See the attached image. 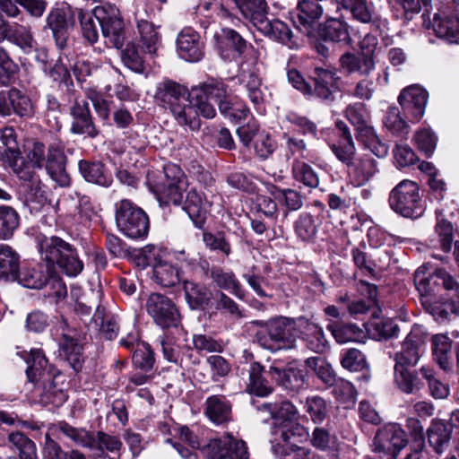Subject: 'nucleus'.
Listing matches in <instances>:
<instances>
[{"mask_svg":"<svg viewBox=\"0 0 459 459\" xmlns=\"http://www.w3.org/2000/svg\"><path fill=\"white\" fill-rule=\"evenodd\" d=\"M17 177L27 183V198L31 202L43 204L47 199L45 186L30 166L19 167L13 170Z\"/></svg>","mask_w":459,"mask_h":459,"instance_id":"nucleus-28","label":"nucleus"},{"mask_svg":"<svg viewBox=\"0 0 459 459\" xmlns=\"http://www.w3.org/2000/svg\"><path fill=\"white\" fill-rule=\"evenodd\" d=\"M186 299L192 307H197L207 303L210 299V291L201 284L191 281H184Z\"/></svg>","mask_w":459,"mask_h":459,"instance_id":"nucleus-52","label":"nucleus"},{"mask_svg":"<svg viewBox=\"0 0 459 459\" xmlns=\"http://www.w3.org/2000/svg\"><path fill=\"white\" fill-rule=\"evenodd\" d=\"M70 297L75 302V311L82 315H89L93 307L97 309V306H100V293L92 290L88 295H85L80 287L73 286L70 290Z\"/></svg>","mask_w":459,"mask_h":459,"instance_id":"nucleus-40","label":"nucleus"},{"mask_svg":"<svg viewBox=\"0 0 459 459\" xmlns=\"http://www.w3.org/2000/svg\"><path fill=\"white\" fill-rule=\"evenodd\" d=\"M319 36L327 41L349 43L351 35L348 23L340 18L327 19L318 27Z\"/></svg>","mask_w":459,"mask_h":459,"instance_id":"nucleus-30","label":"nucleus"},{"mask_svg":"<svg viewBox=\"0 0 459 459\" xmlns=\"http://www.w3.org/2000/svg\"><path fill=\"white\" fill-rule=\"evenodd\" d=\"M177 47L179 56L186 61L197 62L204 56V42L200 35L190 28L178 34Z\"/></svg>","mask_w":459,"mask_h":459,"instance_id":"nucleus-21","label":"nucleus"},{"mask_svg":"<svg viewBox=\"0 0 459 459\" xmlns=\"http://www.w3.org/2000/svg\"><path fill=\"white\" fill-rule=\"evenodd\" d=\"M8 443L19 452L20 459H37L36 446L23 433L16 431L9 434Z\"/></svg>","mask_w":459,"mask_h":459,"instance_id":"nucleus-48","label":"nucleus"},{"mask_svg":"<svg viewBox=\"0 0 459 459\" xmlns=\"http://www.w3.org/2000/svg\"><path fill=\"white\" fill-rule=\"evenodd\" d=\"M394 380L398 387L406 394H412L422 385L418 377L410 371L408 367L394 366Z\"/></svg>","mask_w":459,"mask_h":459,"instance_id":"nucleus-50","label":"nucleus"},{"mask_svg":"<svg viewBox=\"0 0 459 459\" xmlns=\"http://www.w3.org/2000/svg\"><path fill=\"white\" fill-rule=\"evenodd\" d=\"M246 20L268 38L283 44L291 42L292 32L284 22L267 18L268 6L265 0H231Z\"/></svg>","mask_w":459,"mask_h":459,"instance_id":"nucleus-3","label":"nucleus"},{"mask_svg":"<svg viewBox=\"0 0 459 459\" xmlns=\"http://www.w3.org/2000/svg\"><path fill=\"white\" fill-rule=\"evenodd\" d=\"M230 98L228 86L220 80L209 79L208 81L192 88V100L198 112L205 118H212L216 115L215 108L210 103L213 100L220 107L221 102H225Z\"/></svg>","mask_w":459,"mask_h":459,"instance_id":"nucleus-9","label":"nucleus"},{"mask_svg":"<svg viewBox=\"0 0 459 459\" xmlns=\"http://www.w3.org/2000/svg\"><path fill=\"white\" fill-rule=\"evenodd\" d=\"M93 15L99 22L106 43L121 48L125 43V24L119 10L114 5L96 6Z\"/></svg>","mask_w":459,"mask_h":459,"instance_id":"nucleus-11","label":"nucleus"},{"mask_svg":"<svg viewBox=\"0 0 459 459\" xmlns=\"http://www.w3.org/2000/svg\"><path fill=\"white\" fill-rule=\"evenodd\" d=\"M243 84L247 96L252 103L259 105L264 102L266 98V87L264 86L259 75L255 72H250L243 76Z\"/></svg>","mask_w":459,"mask_h":459,"instance_id":"nucleus-43","label":"nucleus"},{"mask_svg":"<svg viewBox=\"0 0 459 459\" xmlns=\"http://www.w3.org/2000/svg\"><path fill=\"white\" fill-rule=\"evenodd\" d=\"M347 172L356 186H363L377 172V161L369 154H358Z\"/></svg>","mask_w":459,"mask_h":459,"instance_id":"nucleus-26","label":"nucleus"},{"mask_svg":"<svg viewBox=\"0 0 459 459\" xmlns=\"http://www.w3.org/2000/svg\"><path fill=\"white\" fill-rule=\"evenodd\" d=\"M311 78L314 82L312 94L325 102H333L335 100V94L340 91V77L336 73L329 69L316 67Z\"/></svg>","mask_w":459,"mask_h":459,"instance_id":"nucleus-18","label":"nucleus"},{"mask_svg":"<svg viewBox=\"0 0 459 459\" xmlns=\"http://www.w3.org/2000/svg\"><path fill=\"white\" fill-rule=\"evenodd\" d=\"M123 64L134 73L142 74L145 70L144 59L140 55L136 44L129 42L121 53Z\"/></svg>","mask_w":459,"mask_h":459,"instance_id":"nucleus-59","label":"nucleus"},{"mask_svg":"<svg viewBox=\"0 0 459 459\" xmlns=\"http://www.w3.org/2000/svg\"><path fill=\"white\" fill-rule=\"evenodd\" d=\"M116 223L122 233L133 239L143 238L149 232L147 214L126 199L116 204Z\"/></svg>","mask_w":459,"mask_h":459,"instance_id":"nucleus-8","label":"nucleus"},{"mask_svg":"<svg viewBox=\"0 0 459 459\" xmlns=\"http://www.w3.org/2000/svg\"><path fill=\"white\" fill-rule=\"evenodd\" d=\"M136 27L144 52L154 56L161 44V38L152 22L136 17Z\"/></svg>","mask_w":459,"mask_h":459,"instance_id":"nucleus-34","label":"nucleus"},{"mask_svg":"<svg viewBox=\"0 0 459 459\" xmlns=\"http://www.w3.org/2000/svg\"><path fill=\"white\" fill-rule=\"evenodd\" d=\"M79 169L88 182L104 186H108L111 182L110 178L106 174L104 165L100 161L88 162L81 160L79 162Z\"/></svg>","mask_w":459,"mask_h":459,"instance_id":"nucleus-42","label":"nucleus"},{"mask_svg":"<svg viewBox=\"0 0 459 459\" xmlns=\"http://www.w3.org/2000/svg\"><path fill=\"white\" fill-rule=\"evenodd\" d=\"M373 49H368L367 54L355 55L345 53L340 57V65L342 69L349 74H359L368 76L375 68V63L370 56Z\"/></svg>","mask_w":459,"mask_h":459,"instance_id":"nucleus-29","label":"nucleus"},{"mask_svg":"<svg viewBox=\"0 0 459 459\" xmlns=\"http://www.w3.org/2000/svg\"><path fill=\"white\" fill-rule=\"evenodd\" d=\"M339 7L351 13L352 18L362 23H369L373 20V10L366 0H341Z\"/></svg>","mask_w":459,"mask_h":459,"instance_id":"nucleus-44","label":"nucleus"},{"mask_svg":"<svg viewBox=\"0 0 459 459\" xmlns=\"http://www.w3.org/2000/svg\"><path fill=\"white\" fill-rule=\"evenodd\" d=\"M41 259L49 267L58 268L70 277H75L83 270L77 249L59 237L45 238L39 243Z\"/></svg>","mask_w":459,"mask_h":459,"instance_id":"nucleus-5","label":"nucleus"},{"mask_svg":"<svg viewBox=\"0 0 459 459\" xmlns=\"http://www.w3.org/2000/svg\"><path fill=\"white\" fill-rule=\"evenodd\" d=\"M341 365L351 372H362L361 379L368 382L370 373L365 355L358 349H348L341 355Z\"/></svg>","mask_w":459,"mask_h":459,"instance_id":"nucleus-38","label":"nucleus"},{"mask_svg":"<svg viewBox=\"0 0 459 459\" xmlns=\"http://www.w3.org/2000/svg\"><path fill=\"white\" fill-rule=\"evenodd\" d=\"M428 97L427 91L417 84L408 86L401 91L398 102L411 122H417L423 117Z\"/></svg>","mask_w":459,"mask_h":459,"instance_id":"nucleus-17","label":"nucleus"},{"mask_svg":"<svg viewBox=\"0 0 459 459\" xmlns=\"http://www.w3.org/2000/svg\"><path fill=\"white\" fill-rule=\"evenodd\" d=\"M327 329L331 332L336 342L340 343L355 342L361 333L360 329L352 324L343 325L333 322L327 325Z\"/></svg>","mask_w":459,"mask_h":459,"instance_id":"nucleus-54","label":"nucleus"},{"mask_svg":"<svg viewBox=\"0 0 459 459\" xmlns=\"http://www.w3.org/2000/svg\"><path fill=\"white\" fill-rule=\"evenodd\" d=\"M426 339L425 328L422 325H414L402 343L401 350L394 355V366L414 367L420 358Z\"/></svg>","mask_w":459,"mask_h":459,"instance_id":"nucleus-16","label":"nucleus"},{"mask_svg":"<svg viewBox=\"0 0 459 459\" xmlns=\"http://www.w3.org/2000/svg\"><path fill=\"white\" fill-rule=\"evenodd\" d=\"M43 459H85V456L77 450L65 452L61 446L47 434L43 448Z\"/></svg>","mask_w":459,"mask_h":459,"instance_id":"nucleus-56","label":"nucleus"},{"mask_svg":"<svg viewBox=\"0 0 459 459\" xmlns=\"http://www.w3.org/2000/svg\"><path fill=\"white\" fill-rule=\"evenodd\" d=\"M70 113L73 117L71 133L75 134H86L91 138L99 135L91 114L89 104L84 100H76L71 107Z\"/></svg>","mask_w":459,"mask_h":459,"instance_id":"nucleus-19","label":"nucleus"},{"mask_svg":"<svg viewBox=\"0 0 459 459\" xmlns=\"http://www.w3.org/2000/svg\"><path fill=\"white\" fill-rule=\"evenodd\" d=\"M181 441L187 444L192 449H200V453L207 459H247L248 452L246 443L238 440L231 435H225L212 438L200 447L195 435L187 428L180 427L177 429Z\"/></svg>","mask_w":459,"mask_h":459,"instance_id":"nucleus-4","label":"nucleus"},{"mask_svg":"<svg viewBox=\"0 0 459 459\" xmlns=\"http://www.w3.org/2000/svg\"><path fill=\"white\" fill-rule=\"evenodd\" d=\"M205 414L216 424H222L230 420L231 406L224 396L212 395L205 402Z\"/></svg>","mask_w":459,"mask_h":459,"instance_id":"nucleus-36","label":"nucleus"},{"mask_svg":"<svg viewBox=\"0 0 459 459\" xmlns=\"http://www.w3.org/2000/svg\"><path fill=\"white\" fill-rule=\"evenodd\" d=\"M292 171L297 181L311 188L318 186L319 178L316 172L308 164L302 161H296L293 164Z\"/></svg>","mask_w":459,"mask_h":459,"instance_id":"nucleus-64","label":"nucleus"},{"mask_svg":"<svg viewBox=\"0 0 459 459\" xmlns=\"http://www.w3.org/2000/svg\"><path fill=\"white\" fill-rule=\"evenodd\" d=\"M345 117L355 127V130L358 132L357 135H360L366 132V129L372 127L367 124V111L365 105L362 103L349 105L345 109Z\"/></svg>","mask_w":459,"mask_h":459,"instance_id":"nucleus-53","label":"nucleus"},{"mask_svg":"<svg viewBox=\"0 0 459 459\" xmlns=\"http://www.w3.org/2000/svg\"><path fill=\"white\" fill-rule=\"evenodd\" d=\"M61 352L74 370H79L83 360L82 346L73 337L64 335Z\"/></svg>","mask_w":459,"mask_h":459,"instance_id":"nucleus-49","label":"nucleus"},{"mask_svg":"<svg viewBox=\"0 0 459 459\" xmlns=\"http://www.w3.org/2000/svg\"><path fill=\"white\" fill-rule=\"evenodd\" d=\"M408 443L405 431L397 423H388L378 429L371 446L372 452L396 459Z\"/></svg>","mask_w":459,"mask_h":459,"instance_id":"nucleus-13","label":"nucleus"},{"mask_svg":"<svg viewBox=\"0 0 459 459\" xmlns=\"http://www.w3.org/2000/svg\"><path fill=\"white\" fill-rule=\"evenodd\" d=\"M19 225V216L11 207H0V238H10Z\"/></svg>","mask_w":459,"mask_h":459,"instance_id":"nucleus-58","label":"nucleus"},{"mask_svg":"<svg viewBox=\"0 0 459 459\" xmlns=\"http://www.w3.org/2000/svg\"><path fill=\"white\" fill-rule=\"evenodd\" d=\"M74 24V11L65 2L57 4L51 8L46 18V28L51 30L55 43L59 49L66 48L70 32Z\"/></svg>","mask_w":459,"mask_h":459,"instance_id":"nucleus-12","label":"nucleus"},{"mask_svg":"<svg viewBox=\"0 0 459 459\" xmlns=\"http://www.w3.org/2000/svg\"><path fill=\"white\" fill-rule=\"evenodd\" d=\"M18 72V65L9 56L7 51L0 46V85L12 84Z\"/></svg>","mask_w":459,"mask_h":459,"instance_id":"nucleus-60","label":"nucleus"},{"mask_svg":"<svg viewBox=\"0 0 459 459\" xmlns=\"http://www.w3.org/2000/svg\"><path fill=\"white\" fill-rule=\"evenodd\" d=\"M297 325L289 317L276 316L268 320L267 333H256L259 343L271 351L290 350L297 343Z\"/></svg>","mask_w":459,"mask_h":459,"instance_id":"nucleus-7","label":"nucleus"},{"mask_svg":"<svg viewBox=\"0 0 459 459\" xmlns=\"http://www.w3.org/2000/svg\"><path fill=\"white\" fill-rule=\"evenodd\" d=\"M452 429L442 420L432 421L428 429L429 446L437 453H443L449 446Z\"/></svg>","mask_w":459,"mask_h":459,"instance_id":"nucleus-37","label":"nucleus"},{"mask_svg":"<svg viewBox=\"0 0 459 459\" xmlns=\"http://www.w3.org/2000/svg\"><path fill=\"white\" fill-rule=\"evenodd\" d=\"M264 367L259 363H253L249 370V383L247 391L256 396L266 397L273 392V387L268 385L263 377Z\"/></svg>","mask_w":459,"mask_h":459,"instance_id":"nucleus-41","label":"nucleus"},{"mask_svg":"<svg viewBox=\"0 0 459 459\" xmlns=\"http://www.w3.org/2000/svg\"><path fill=\"white\" fill-rule=\"evenodd\" d=\"M9 41L23 50L31 49L35 43L31 27L13 22L9 35Z\"/></svg>","mask_w":459,"mask_h":459,"instance_id":"nucleus-51","label":"nucleus"},{"mask_svg":"<svg viewBox=\"0 0 459 459\" xmlns=\"http://www.w3.org/2000/svg\"><path fill=\"white\" fill-rule=\"evenodd\" d=\"M305 363L326 385L332 386L334 385L336 381L334 370L325 359L322 357H311L307 359Z\"/></svg>","mask_w":459,"mask_h":459,"instance_id":"nucleus-46","label":"nucleus"},{"mask_svg":"<svg viewBox=\"0 0 459 459\" xmlns=\"http://www.w3.org/2000/svg\"><path fill=\"white\" fill-rule=\"evenodd\" d=\"M16 355L22 359L28 364L26 375L30 382H38L42 380L44 383L48 381L49 386H44L46 389L45 396L48 401H50L51 394L56 391H51L54 387L52 384V377L49 371L47 370L48 360L40 350L31 349L29 352L26 350H22L21 347H16Z\"/></svg>","mask_w":459,"mask_h":459,"instance_id":"nucleus-15","label":"nucleus"},{"mask_svg":"<svg viewBox=\"0 0 459 459\" xmlns=\"http://www.w3.org/2000/svg\"><path fill=\"white\" fill-rule=\"evenodd\" d=\"M0 160L4 166L14 170L19 168V161L22 159L14 129L5 127L0 130Z\"/></svg>","mask_w":459,"mask_h":459,"instance_id":"nucleus-24","label":"nucleus"},{"mask_svg":"<svg viewBox=\"0 0 459 459\" xmlns=\"http://www.w3.org/2000/svg\"><path fill=\"white\" fill-rule=\"evenodd\" d=\"M432 27L437 37L449 44L459 42V17L435 13Z\"/></svg>","mask_w":459,"mask_h":459,"instance_id":"nucleus-31","label":"nucleus"},{"mask_svg":"<svg viewBox=\"0 0 459 459\" xmlns=\"http://www.w3.org/2000/svg\"><path fill=\"white\" fill-rule=\"evenodd\" d=\"M181 205L194 223L199 226L208 213L211 203L201 192L193 187L186 191Z\"/></svg>","mask_w":459,"mask_h":459,"instance_id":"nucleus-25","label":"nucleus"},{"mask_svg":"<svg viewBox=\"0 0 459 459\" xmlns=\"http://www.w3.org/2000/svg\"><path fill=\"white\" fill-rule=\"evenodd\" d=\"M94 323L100 326V333L107 340L117 338L119 326L117 318L114 316H106L105 309L97 306V309L92 317Z\"/></svg>","mask_w":459,"mask_h":459,"instance_id":"nucleus-47","label":"nucleus"},{"mask_svg":"<svg viewBox=\"0 0 459 459\" xmlns=\"http://www.w3.org/2000/svg\"><path fill=\"white\" fill-rule=\"evenodd\" d=\"M154 99L157 104L169 109L180 126L198 129L200 120L192 100V90L171 80H163L156 86Z\"/></svg>","mask_w":459,"mask_h":459,"instance_id":"nucleus-2","label":"nucleus"},{"mask_svg":"<svg viewBox=\"0 0 459 459\" xmlns=\"http://www.w3.org/2000/svg\"><path fill=\"white\" fill-rule=\"evenodd\" d=\"M20 256L8 245H0V280L15 281L22 284L24 275L30 277L32 272L20 273Z\"/></svg>","mask_w":459,"mask_h":459,"instance_id":"nucleus-22","label":"nucleus"},{"mask_svg":"<svg viewBox=\"0 0 459 459\" xmlns=\"http://www.w3.org/2000/svg\"><path fill=\"white\" fill-rule=\"evenodd\" d=\"M267 374L284 388L291 391H299L305 384L302 371L292 367L281 370L275 366H271Z\"/></svg>","mask_w":459,"mask_h":459,"instance_id":"nucleus-33","label":"nucleus"},{"mask_svg":"<svg viewBox=\"0 0 459 459\" xmlns=\"http://www.w3.org/2000/svg\"><path fill=\"white\" fill-rule=\"evenodd\" d=\"M298 328L300 333V339L308 350L316 353H324L327 351L328 341L320 325L301 318L299 320Z\"/></svg>","mask_w":459,"mask_h":459,"instance_id":"nucleus-23","label":"nucleus"},{"mask_svg":"<svg viewBox=\"0 0 459 459\" xmlns=\"http://www.w3.org/2000/svg\"><path fill=\"white\" fill-rule=\"evenodd\" d=\"M187 180L179 166L169 163L163 167L158 181L152 185V192L156 195L160 206L181 205L184 193L186 192Z\"/></svg>","mask_w":459,"mask_h":459,"instance_id":"nucleus-6","label":"nucleus"},{"mask_svg":"<svg viewBox=\"0 0 459 459\" xmlns=\"http://www.w3.org/2000/svg\"><path fill=\"white\" fill-rule=\"evenodd\" d=\"M388 202L394 212L406 218H417L422 212L420 188L409 179L401 181L392 189Z\"/></svg>","mask_w":459,"mask_h":459,"instance_id":"nucleus-10","label":"nucleus"},{"mask_svg":"<svg viewBox=\"0 0 459 459\" xmlns=\"http://www.w3.org/2000/svg\"><path fill=\"white\" fill-rule=\"evenodd\" d=\"M330 149L335 157L341 161L347 169L353 162L359 153L356 152L354 141L343 142L337 141L330 144Z\"/></svg>","mask_w":459,"mask_h":459,"instance_id":"nucleus-62","label":"nucleus"},{"mask_svg":"<svg viewBox=\"0 0 459 459\" xmlns=\"http://www.w3.org/2000/svg\"><path fill=\"white\" fill-rule=\"evenodd\" d=\"M92 450H97L101 453L104 451L110 452L112 454L119 455L123 444L118 437L108 435L105 432L99 431L94 435L92 442Z\"/></svg>","mask_w":459,"mask_h":459,"instance_id":"nucleus-61","label":"nucleus"},{"mask_svg":"<svg viewBox=\"0 0 459 459\" xmlns=\"http://www.w3.org/2000/svg\"><path fill=\"white\" fill-rule=\"evenodd\" d=\"M145 307L157 325L164 329L178 328L181 322L180 314L169 297L160 293H152L146 300Z\"/></svg>","mask_w":459,"mask_h":459,"instance_id":"nucleus-14","label":"nucleus"},{"mask_svg":"<svg viewBox=\"0 0 459 459\" xmlns=\"http://www.w3.org/2000/svg\"><path fill=\"white\" fill-rule=\"evenodd\" d=\"M357 139L363 142L366 147L378 158H384L388 153V146L379 139L373 127L357 135Z\"/></svg>","mask_w":459,"mask_h":459,"instance_id":"nucleus-63","label":"nucleus"},{"mask_svg":"<svg viewBox=\"0 0 459 459\" xmlns=\"http://www.w3.org/2000/svg\"><path fill=\"white\" fill-rule=\"evenodd\" d=\"M22 285L29 289H45L46 295L56 298V301L67 295L66 286L60 277L55 275L43 280L39 273L35 270L30 277L24 275Z\"/></svg>","mask_w":459,"mask_h":459,"instance_id":"nucleus-20","label":"nucleus"},{"mask_svg":"<svg viewBox=\"0 0 459 459\" xmlns=\"http://www.w3.org/2000/svg\"><path fill=\"white\" fill-rule=\"evenodd\" d=\"M432 27L437 37L449 44L459 42V17L435 13Z\"/></svg>","mask_w":459,"mask_h":459,"instance_id":"nucleus-32","label":"nucleus"},{"mask_svg":"<svg viewBox=\"0 0 459 459\" xmlns=\"http://www.w3.org/2000/svg\"><path fill=\"white\" fill-rule=\"evenodd\" d=\"M280 433L284 444L289 446L298 456H307L311 453L309 449L299 446V443L308 437L307 430L300 424L295 421L284 423L280 428Z\"/></svg>","mask_w":459,"mask_h":459,"instance_id":"nucleus-27","label":"nucleus"},{"mask_svg":"<svg viewBox=\"0 0 459 459\" xmlns=\"http://www.w3.org/2000/svg\"><path fill=\"white\" fill-rule=\"evenodd\" d=\"M25 155L26 161L21 160L19 167L30 166L34 171L44 167L50 178L60 186L69 185L70 178L65 169L67 157L61 140L53 141L48 148L38 140L30 141L25 147Z\"/></svg>","mask_w":459,"mask_h":459,"instance_id":"nucleus-1","label":"nucleus"},{"mask_svg":"<svg viewBox=\"0 0 459 459\" xmlns=\"http://www.w3.org/2000/svg\"><path fill=\"white\" fill-rule=\"evenodd\" d=\"M152 271L155 281L162 287H173L180 281L178 269L165 260L156 263Z\"/></svg>","mask_w":459,"mask_h":459,"instance_id":"nucleus-39","label":"nucleus"},{"mask_svg":"<svg viewBox=\"0 0 459 459\" xmlns=\"http://www.w3.org/2000/svg\"><path fill=\"white\" fill-rule=\"evenodd\" d=\"M58 429L76 446L91 449L94 433L83 428H75L65 421L58 423Z\"/></svg>","mask_w":459,"mask_h":459,"instance_id":"nucleus-45","label":"nucleus"},{"mask_svg":"<svg viewBox=\"0 0 459 459\" xmlns=\"http://www.w3.org/2000/svg\"><path fill=\"white\" fill-rule=\"evenodd\" d=\"M452 341L446 334H436L432 337V353L435 361L445 371L453 368L451 357Z\"/></svg>","mask_w":459,"mask_h":459,"instance_id":"nucleus-35","label":"nucleus"},{"mask_svg":"<svg viewBox=\"0 0 459 459\" xmlns=\"http://www.w3.org/2000/svg\"><path fill=\"white\" fill-rule=\"evenodd\" d=\"M273 197L281 204L285 205L288 211H298L303 205V195L295 189L291 188H275L272 192Z\"/></svg>","mask_w":459,"mask_h":459,"instance_id":"nucleus-57","label":"nucleus"},{"mask_svg":"<svg viewBox=\"0 0 459 459\" xmlns=\"http://www.w3.org/2000/svg\"><path fill=\"white\" fill-rule=\"evenodd\" d=\"M436 278L435 272L430 273L426 266L419 267L414 273V283L421 296V303L426 305L429 299V294L433 290L432 280Z\"/></svg>","mask_w":459,"mask_h":459,"instance_id":"nucleus-55","label":"nucleus"}]
</instances>
